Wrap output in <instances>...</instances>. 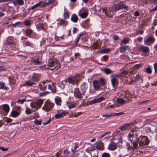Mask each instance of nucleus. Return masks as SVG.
Instances as JSON below:
<instances>
[{"label": "nucleus", "mask_w": 157, "mask_h": 157, "mask_svg": "<svg viewBox=\"0 0 157 157\" xmlns=\"http://www.w3.org/2000/svg\"><path fill=\"white\" fill-rule=\"evenodd\" d=\"M67 113H68L67 112H62V113H57L55 115V118L56 119L60 118L62 117H63Z\"/></svg>", "instance_id": "13"}, {"label": "nucleus", "mask_w": 157, "mask_h": 157, "mask_svg": "<svg viewBox=\"0 0 157 157\" xmlns=\"http://www.w3.org/2000/svg\"><path fill=\"white\" fill-rule=\"evenodd\" d=\"M21 24V22H16L15 23L13 24L12 25V26L14 27H19Z\"/></svg>", "instance_id": "36"}, {"label": "nucleus", "mask_w": 157, "mask_h": 157, "mask_svg": "<svg viewBox=\"0 0 157 157\" xmlns=\"http://www.w3.org/2000/svg\"><path fill=\"white\" fill-rule=\"evenodd\" d=\"M31 106L32 108L37 110H38L39 109V108L38 107V106L37 105L36 103H33V104H31Z\"/></svg>", "instance_id": "37"}, {"label": "nucleus", "mask_w": 157, "mask_h": 157, "mask_svg": "<svg viewBox=\"0 0 157 157\" xmlns=\"http://www.w3.org/2000/svg\"><path fill=\"white\" fill-rule=\"evenodd\" d=\"M113 38L115 41L119 39V37L118 36L115 35L113 36Z\"/></svg>", "instance_id": "59"}, {"label": "nucleus", "mask_w": 157, "mask_h": 157, "mask_svg": "<svg viewBox=\"0 0 157 157\" xmlns=\"http://www.w3.org/2000/svg\"><path fill=\"white\" fill-rule=\"evenodd\" d=\"M86 83L85 82H84L81 85V89L82 91L83 92V95H84L85 94L84 93L86 92Z\"/></svg>", "instance_id": "21"}, {"label": "nucleus", "mask_w": 157, "mask_h": 157, "mask_svg": "<svg viewBox=\"0 0 157 157\" xmlns=\"http://www.w3.org/2000/svg\"><path fill=\"white\" fill-rule=\"evenodd\" d=\"M2 108L6 113H8L10 111V107L8 105L5 104L3 105Z\"/></svg>", "instance_id": "22"}, {"label": "nucleus", "mask_w": 157, "mask_h": 157, "mask_svg": "<svg viewBox=\"0 0 157 157\" xmlns=\"http://www.w3.org/2000/svg\"><path fill=\"white\" fill-rule=\"evenodd\" d=\"M35 83L33 82H31V81L26 82L24 83V85L25 86H32L33 84Z\"/></svg>", "instance_id": "26"}, {"label": "nucleus", "mask_w": 157, "mask_h": 157, "mask_svg": "<svg viewBox=\"0 0 157 157\" xmlns=\"http://www.w3.org/2000/svg\"><path fill=\"white\" fill-rule=\"evenodd\" d=\"M138 141V143H139L138 148L140 149L144 148L149 144V139L146 136H139Z\"/></svg>", "instance_id": "2"}, {"label": "nucleus", "mask_w": 157, "mask_h": 157, "mask_svg": "<svg viewBox=\"0 0 157 157\" xmlns=\"http://www.w3.org/2000/svg\"><path fill=\"white\" fill-rule=\"evenodd\" d=\"M54 0H48V2H46V4L47 6L52 3L54 2Z\"/></svg>", "instance_id": "60"}, {"label": "nucleus", "mask_w": 157, "mask_h": 157, "mask_svg": "<svg viewBox=\"0 0 157 157\" xmlns=\"http://www.w3.org/2000/svg\"><path fill=\"white\" fill-rule=\"evenodd\" d=\"M17 56L21 57L22 59H24L27 58L28 57V55H18Z\"/></svg>", "instance_id": "42"}, {"label": "nucleus", "mask_w": 157, "mask_h": 157, "mask_svg": "<svg viewBox=\"0 0 157 157\" xmlns=\"http://www.w3.org/2000/svg\"><path fill=\"white\" fill-rule=\"evenodd\" d=\"M67 21L61 19L59 21V25L60 26H62L64 27H65L67 24Z\"/></svg>", "instance_id": "18"}, {"label": "nucleus", "mask_w": 157, "mask_h": 157, "mask_svg": "<svg viewBox=\"0 0 157 157\" xmlns=\"http://www.w3.org/2000/svg\"><path fill=\"white\" fill-rule=\"evenodd\" d=\"M79 77L77 76L69 77L68 78V83L74 85L79 81Z\"/></svg>", "instance_id": "7"}, {"label": "nucleus", "mask_w": 157, "mask_h": 157, "mask_svg": "<svg viewBox=\"0 0 157 157\" xmlns=\"http://www.w3.org/2000/svg\"><path fill=\"white\" fill-rule=\"evenodd\" d=\"M111 82L112 86L114 87L116 84L117 80L114 75H112L111 76Z\"/></svg>", "instance_id": "16"}, {"label": "nucleus", "mask_w": 157, "mask_h": 157, "mask_svg": "<svg viewBox=\"0 0 157 157\" xmlns=\"http://www.w3.org/2000/svg\"><path fill=\"white\" fill-rule=\"evenodd\" d=\"M49 93V92L48 91L44 92L41 93L40 94V96H44L47 95Z\"/></svg>", "instance_id": "50"}, {"label": "nucleus", "mask_w": 157, "mask_h": 157, "mask_svg": "<svg viewBox=\"0 0 157 157\" xmlns=\"http://www.w3.org/2000/svg\"><path fill=\"white\" fill-rule=\"evenodd\" d=\"M82 114V112H78L77 113H72V116H73L74 117H78L79 116Z\"/></svg>", "instance_id": "43"}, {"label": "nucleus", "mask_w": 157, "mask_h": 157, "mask_svg": "<svg viewBox=\"0 0 157 157\" xmlns=\"http://www.w3.org/2000/svg\"><path fill=\"white\" fill-rule=\"evenodd\" d=\"M128 48V46H124L121 48L120 51L121 53H123L125 52L126 49Z\"/></svg>", "instance_id": "30"}, {"label": "nucleus", "mask_w": 157, "mask_h": 157, "mask_svg": "<svg viewBox=\"0 0 157 157\" xmlns=\"http://www.w3.org/2000/svg\"><path fill=\"white\" fill-rule=\"evenodd\" d=\"M91 102L93 104H94L96 103H99L98 98L94 99Z\"/></svg>", "instance_id": "58"}, {"label": "nucleus", "mask_w": 157, "mask_h": 157, "mask_svg": "<svg viewBox=\"0 0 157 157\" xmlns=\"http://www.w3.org/2000/svg\"><path fill=\"white\" fill-rule=\"evenodd\" d=\"M33 32L32 30L31 29H28L26 31V35L28 36H30Z\"/></svg>", "instance_id": "31"}, {"label": "nucleus", "mask_w": 157, "mask_h": 157, "mask_svg": "<svg viewBox=\"0 0 157 157\" xmlns=\"http://www.w3.org/2000/svg\"><path fill=\"white\" fill-rule=\"evenodd\" d=\"M102 11L104 13L109 17H112L113 15V10L111 8H109L108 10L106 8H103L102 9Z\"/></svg>", "instance_id": "8"}, {"label": "nucleus", "mask_w": 157, "mask_h": 157, "mask_svg": "<svg viewBox=\"0 0 157 157\" xmlns=\"http://www.w3.org/2000/svg\"><path fill=\"white\" fill-rule=\"evenodd\" d=\"M142 67V64H136L134 65L132 68H131L133 70H136Z\"/></svg>", "instance_id": "28"}, {"label": "nucleus", "mask_w": 157, "mask_h": 157, "mask_svg": "<svg viewBox=\"0 0 157 157\" xmlns=\"http://www.w3.org/2000/svg\"><path fill=\"white\" fill-rule=\"evenodd\" d=\"M124 98H126L127 100V102H128L131 98V95L128 93H126L124 96Z\"/></svg>", "instance_id": "27"}, {"label": "nucleus", "mask_w": 157, "mask_h": 157, "mask_svg": "<svg viewBox=\"0 0 157 157\" xmlns=\"http://www.w3.org/2000/svg\"><path fill=\"white\" fill-rule=\"evenodd\" d=\"M116 75L117 77L120 78L124 77V75H123L121 72L120 74L117 75Z\"/></svg>", "instance_id": "63"}, {"label": "nucleus", "mask_w": 157, "mask_h": 157, "mask_svg": "<svg viewBox=\"0 0 157 157\" xmlns=\"http://www.w3.org/2000/svg\"><path fill=\"white\" fill-rule=\"evenodd\" d=\"M54 105V103L47 101L45 102L44 105L42 107V109L47 112H48L53 108Z\"/></svg>", "instance_id": "5"}, {"label": "nucleus", "mask_w": 157, "mask_h": 157, "mask_svg": "<svg viewBox=\"0 0 157 157\" xmlns=\"http://www.w3.org/2000/svg\"><path fill=\"white\" fill-rule=\"evenodd\" d=\"M129 40V38H126L123 39V40L121 41V42L124 44H126L128 43Z\"/></svg>", "instance_id": "33"}, {"label": "nucleus", "mask_w": 157, "mask_h": 157, "mask_svg": "<svg viewBox=\"0 0 157 157\" xmlns=\"http://www.w3.org/2000/svg\"><path fill=\"white\" fill-rule=\"evenodd\" d=\"M74 56L75 57V59H76L77 58L79 59L80 57V54L79 53H75L74 54Z\"/></svg>", "instance_id": "47"}, {"label": "nucleus", "mask_w": 157, "mask_h": 157, "mask_svg": "<svg viewBox=\"0 0 157 157\" xmlns=\"http://www.w3.org/2000/svg\"><path fill=\"white\" fill-rule=\"evenodd\" d=\"M61 101V100L59 98H57L55 99V102L58 105H60L61 104L60 102Z\"/></svg>", "instance_id": "40"}, {"label": "nucleus", "mask_w": 157, "mask_h": 157, "mask_svg": "<svg viewBox=\"0 0 157 157\" xmlns=\"http://www.w3.org/2000/svg\"><path fill=\"white\" fill-rule=\"evenodd\" d=\"M131 123H126L120 126L119 128L121 131H125L130 126Z\"/></svg>", "instance_id": "10"}, {"label": "nucleus", "mask_w": 157, "mask_h": 157, "mask_svg": "<svg viewBox=\"0 0 157 157\" xmlns=\"http://www.w3.org/2000/svg\"><path fill=\"white\" fill-rule=\"evenodd\" d=\"M117 102L121 105H123L125 102V100L121 98H117Z\"/></svg>", "instance_id": "25"}, {"label": "nucleus", "mask_w": 157, "mask_h": 157, "mask_svg": "<svg viewBox=\"0 0 157 157\" xmlns=\"http://www.w3.org/2000/svg\"><path fill=\"white\" fill-rule=\"evenodd\" d=\"M32 62L35 65L39 64L40 63V61H39L38 59L32 60Z\"/></svg>", "instance_id": "39"}, {"label": "nucleus", "mask_w": 157, "mask_h": 157, "mask_svg": "<svg viewBox=\"0 0 157 157\" xmlns=\"http://www.w3.org/2000/svg\"><path fill=\"white\" fill-rule=\"evenodd\" d=\"M36 26L37 29L38 30H43L44 31L45 30L44 25L42 23H39Z\"/></svg>", "instance_id": "19"}, {"label": "nucleus", "mask_w": 157, "mask_h": 157, "mask_svg": "<svg viewBox=\"0 0 157 157\" xmlns=\"http://www.w3.org/2000/svg\"><path fill=\"white\" fill-rule=\"evenodd\" d=\"M98 47V45L96 43H94L92 46L93 48L94 49H96Z\"/></svg>", "instance_id": "57"}, {"label": "nucleus", "mask_w": 157, "mask_h": 157, "mask_svg": "<svg viewBox=\"0 0 157 157\" xmlns=\"http://www.w3.org/2000/svg\"><path fill=\"white\" fill-rule=\"evenodd\" d=\"M33 117L34 118H38L39 117V115L38 113H35L33 114Z\"/></svg>", "instance_id": "54"}, {"label": "nucleus", "mask_w": 157, "mask_h": 157, "mask_svg": "<svg viewBox=\"0 0 157 157\" xmlns=\"http://www.w3.org/2000/svg\"><path fill=\"white\" fill-rule=\"evenodd\" d=\"M109 51V50L107 49H102L100 51V52L102 53H104L108 52Z\"/></svg>", "instance_id": "48"}, {"label": "nucleus", "mask_w": 157, "mask_h": 157, "mask_svg": "<svg viewBox=\"0 0 157 157\" xmlns=\"http://www.w3.org/2000/svg\"><path fill=\"white\" fill-rule=\"evenodd\" d=\"M128 8V6L124 4L123 2H121L115 7V10H119L123 9H127Z\"/></svg>", "instance_id": "9"}, {"label": "nucleus", "mask_w": 157, "mask_h": 157, "mask_svg": "<svg viewBox=\"0 0 157 157\" xmlns=\"http://www.w3.org/2000/svg\"><path fill=\"white\" fill-rule=\"evenodd\" d=\"M139 50L144 52L147 53L149 51V49L148 47L142 46L139 48Z\"/></svg>", "instance_id": "15"}, {"label": "nucleus", "mask_w": 157, "mask_h": 157, "mask_svg": "<svg viewBox=\"0 0 157 157\" xmlns=\"http://www.w3.org/2000/svg\"><path fill=\"white\" fill-rule=\"evenodd\" d=\"M34 123L37 125H40L41 124L42 121H39L38 120H36L34 121Z\"/></svg>", "instance_id": "45"}, {"label": "nucleus", "mask_w": 157, "mask_h": 157, "mask_svg": "<svg viewBox=\"0 0 157 157\" xmlns=\"http://www.w3.org/2000/svg\"><path fill=\"white\" fill-rule=\"evenodd\" d=\"M26 99L25 98L23 99H19L16 102H20L21 104H23V103L25 101Z\"/></svg>", "instance_id": "53"}, {"label": "nucleus", "mask_w": 157, "mask_h": 157, "mask_svg": "<svg viewBox=\"0 0 157 157\" xmlns=\"http://www.w3.org/2000/svg\"><path fill=\"white\" fill-rule=\"evenodd\" d=\"M79 16L82 18H86L88 16V13L86 12H84L82 13H79Z\"/></svg>", "instance_id": "29"}, {"label": "nucleus", "mask_w": 157, "mask_h": 157, "mask_svg": "<svg viewBox=\"0 0 157 157\" xmlns=\"http://www.w3.org/2000/svg\"><path fill=\"white\" fill-rule=\"evenodd\" d=\"M78 17L75 14H73L71 17V20L74 23H76L78 22Z\"/></svg>", "instance_id": "17"}, {"label": "nucleus", "mask_w": 157, "mask_h": 157, "mask_svg": "<svg viewBox=\"0 0 157 157\" xmlns=\"http://www.w3.org/2000/svg\"><path fill=\"white\" fill-rule=\"evenodd\" d=\"M99 102L102 101L103 100H105V98L103 97H101L100 98H98Z\"/></svg>", "instance_id": "64"}, {"label": "nucleus", "mask_w": 157, "mask_h": 157, "mask_svg": "<svg viewBox=\"0 0 157 157\" xmlns=\"http://www.w3.org/2000/svg\"><path fill=\"white\" fill-rule=\"evenodd\" d=\"M154 67L155 69V73L157 72V63H155L154 64Z\"/></svg>", "instance_id": "61"}, {"label": "nucleus", "mask_w": 157, "mask_h": 157, "mask_svg": "<svg viewBox=\"0 0 157 157\" xmlns=\"http://www.w3.org/2000/svg\"><path fill=\"white\" fill-rule=\"evenodd\" d=\"M25 113L27 114H29L32 113V112L31 111V110L28 109V108H27L25 110Z\"/></svg>", "instance_id": "49"}, {"label": "nucleus", "mask_w": 157, "mask_h": 157, "mask_svg": "<svg viewBox=\"0 0 157 157\" xmlns=\"http://www.w3.org/2000/svg\"><path fill=\"white\" fill-rule=\"evenodd\" d=\"M39 89L41 90L42 91H44L46 89V86H40V87L39 88Z\"/></svg>", "instance_id": "52"}, {"label": "nucleus", "mask_w": 157, "mask_h": 157, "mask_svg": "<svg viewBox=\"0 0 157 157\" xmlns=\"http://www.w3.org/2000/svg\"><path fill=\"white\" fill-rule=\"evenodd\" d=\"M155 40V38L152 36H150L144 40V44L150 46Z\"/></svg>", "instance_id": "6"}, {"label": "nucleus", "mask_w": 157, "mask_h": 157, "mask_svg": "<svg viewBox=\"0 0 157 157\" xmlns=\"http://www.w3.org/2000/svg\"><path fill=\"white\" fill-rule=\"evenodd\" d=\"M103 117H110L113 116V114L112 113H110L109 114H106L102 115Z\"/></svg>", "instance_id": "56"}, {"label": "nucleus", "mask_w": 157, "mask_h": 157, "mask_svg": "<svg viewBox=\"0 0 157 157\" xmlns=\"http://www.w3.org/2000/svg\"><path fill=\"white\" fill-rule=\"evenodd\" d=\"M44 101V100L41 99H40L38 100L36 102V104L38 106V107L39 108L40 107L41 105L43 103Z\"/></svg>", "instance_id": "23"}, {"label": "nucleus", "mask_w": 157, "mask_h": 157, "mask_svg": "<svg viewBox=\"0 0 157 157\" xmlns=\"http://www.w3.org/2000/svg\"><path fill=\"white\" fill-rule=\"evenodd\" d=\"M109 149L112 151L116 149V144L115 143L111 142L109 145Z\"/></svg>", "instance_id": "12"}, {"label": "nucleus", "mask_w": 157, "mask_h": 157, "mask_svg": "<svg viewBox=\"0 0 157 157\" xmlns=\"http://www.w3.org/2000/svg\"><path fill=\"white\" fill-rule=\"evenodd\" d=\"M0 89H2L5 90H7L8 88L5 86V83L2 82H0Z\"/></svg>", "instance_id": "24"}, {"label": "nucleus", "mask_w": 157, "mask_h": 157, "mask_svg": "<svg viewBox=\"0 0 157 157\" xmlns=\"http://www.w3.org/2000/svg\"><path fill=\"white\" fill-rule=\"evenodd\" d=\"M17 3L20 6L23 5L24 4V2L23 0H16Z\"/></svg>", "instance_id": "41"}, {"label": "nucleus", "mask_w": 157, "mask_h": 157, "mask_svg": "<svg viewBox=\"0 0 157 157\" xmlns=\"http://www.w3.org/2000/svg\"><path fill=\"white\" fill-rule=\"evenodd\" d=\"M63 17L65 19H68L69 17V14L68 12H65L63 13Z\"/></svg>", "instance_id": "44"}, {"label": "nucleus", "mask_w": 157, "mask_h": 157, "mask_svg": "<svg viewBox=\"0 0 157 157\" xmlns=\"http://www.w3.org/2000/svg\"><path fill=\"white\" fill-rule=\"evenodd\" d=\"M40 78V75L36 74H34L32 77V79L35 82H37Z\"/></svg>", "instance_id": "14"}, {"label": "nucleus", "mask_w": 157, "mask_h": 157, "mask_svg": "<svg viewBox=\"0 0 157 157\" xmlns=\"http://www.w3.org/2000/svg\"><path fill=\"white\" fill-rule=\"evenodd\" d=\"M101 157H110V156L109 153L105 152L102 154Z\"/></svg>", "instance_id": "46"}, {"label": "nucleus", "mask_w": 157, "mask_h": 157, "mask_svg": "<svg viewBox=\"0 0 157 157\" xmlns=\"http://www.w3.org/2000/svg\"><path fill=\"white\" fill-rule=\"evenodd\" d=\"M146 72L148 74H151L152 73V71L151 68L150 67H148L146 68Z\"/></svg>", "instance_id": "38"}, {"label": "nucleus", "mask_w": 157, "mask_h": 157, "mask_svg": "<svg viewBox=\"0 0 157 157\" xmlns=\"http://www.w3.org/2000/svg\"><path fill=\"white\" fill-rule=\"evenodd\" d=\"M103 143L102 142L100 141L97 143L96 145V147L97 149H99L100 147L102 146Z\"/></svg>", "instance_id": "34"}, {"label": "nucleus", "mask_w": 157, "mask_h": 157, "mask_svg": "<svg viewBox=\"0 0 157 157\" xmlns=\"http://www.w3.org/2000/svg\"><path fill=\"white\" fill-rule=\"evenodd\" d=\"M74 94L75 97L77 98L80 99H81L83 98V94H82L78 90H75V92H74Z\"/></svg>", "instance_id": "11"}, {"label": "nucleus", "mask_w": 157, "mask_h": 157, "mask_svg": "<svg viewBox=\"0 0 157 157\" xmlns=\"http://www.w3.org/2000/svg\"><path fill=\"white\" fill-rule=\"evenodd\" d=\"M42 3V1H40L39 3L36 4L35 5L31 7V9L32 10H33L34 9L36 8L37 7L40 6V4Z\"/></svg>", "instance_id": "32"}, {"label": "nucleus", "mask_w": 157, "mask_h": 157, "mask_svg": "<svg viewBox=\"0 0 157 157\" xmlns=\"http://www.w3.org/2000/svg\"><path fill=\"white\" fill-rule=\"evenodd\" d=\"M20 113L15 110H13L12 111L11 114L12 116L14 117H16L18 116Z\"/></svg>", "instance_id": "20"}, {"label": "nucleus", "mask_w": 157, "mask_h": 157, "mask_svg": "<svg viewBox=\"0 0 157 157\" xmlns=\"http://www.w3.org/2000/svg\"><path fill=\"white\" fill-rule=\"evenodd\" d=\"M105 73L106 74H109L111 73L112 72L111 70L109 68H105L104 69Z\"/></svg>", "instance_id": "35"}, {"label": "nucleus", "mask_w": 157, "mask_h": 157, "mask_svg": "<svg viewBox=\"0 0 157 157\" xmlns=\"http://www.w3.org/2000/svg\"><path fill=\"white\" fill-rule=\"evenodd\" d=\"M148 101V100L146 101H141L139 102V105H142L144 104H147Z\"/></svg>", "instance_id": "55"}, {"label": "nucleus", "mask_w": 157, "mask_h": 157, "mask_svg": "<svg viewBox=\"0 0 157 157\" xmlns=\"http://www.w3.org/2000/svg\"><path fill=\"white\" fill-rule=\"evenodd\" d=\"M93 85L94 89L98 90L101 86L105 85V81L103 78H101L98 80H94L93 82Z\"/></svg>", "instance_id": "3"}, {"label": "nucleus", "mask_w": 157, "mask_h": 157, "mask_svg": "<svg viewBox=\"0 0 157 157\" xmlns=\"http://www.w3.org/2000/svg\"><path fill=\"white\" fill-rule=\"evenodd\" d=\"M48 66L50 68L48 69L51 70H56L60 67L59 63L58 61L54 59L49 60L48 63Z\"/></svg>", "instance_id": "4"}, {"label": "nucleus", "mask_w": 157, "mask_h": 157, "mask_svg": "<svg viewBox=\"0 0 157 157\" xmlns=\"http://www.w3.org/2000/svg\"><path fill=\"white\" fill-rule=\"evenodd\" d=\"M140 131L134 130L129 133L128 136L129 140L133 144V147L135 149L138 147V138L139 137Z\"/></svg>", "instance_id": "1"}, {"label": "nucleus", "mask_w": 157, "mask_h": 157, "mask_svg": "<svg viewBox=\"0 0 157 157\" xmlns=\"http://www.w3.org/2000/svg\"><path fill=\"white\" fill-rule=\"evenodd\" d=\"M139 13L138 11H136L134 14V15L135 16V17H134V19H136V17L137 16H139Z\"/></svg>", "instance_id": "62"}, {"label": "nucleus", "mask_w": 157, "mask_h": 157, "mask_svg": "<svg viewBox=\"0 0 157 157\" xmlns=\"http://www.w3.org/2000/svg\"><path fill=\"white\" fill-rule=\"evenodd\" d=\"M31 24V21L29 20H26L25 21V24L26 25H29Z\"/></svg>", "instance_id": "51"}]
</instances>
